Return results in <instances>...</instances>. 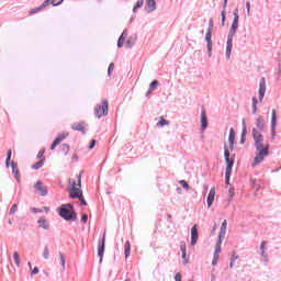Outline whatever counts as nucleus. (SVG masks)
Returning <instances> with one entry per match:
<instances>
[{
  "label": "nucleus",
  "instance_id": "32",
  "mask_svg": "<svg viewBox=\"0 0 281 281\" xmlns=\"http://www.w3.org/2000/svg\"><path fill=\"white\" fill-rule=\"evenodd\" d=\"M170 122H168L164 116L160 117V121L156 124L157 126H168Z\"/></svg>",
  "mask_w": 281,
  "mask_h": 281
},
{
  "label": "nucleus",
  "instance_id": "40",
  "mask_svg": "<svg viewBox=\"0 0 281 281\" xmlns=\"http://www.w3.org/2000/svg\"><path fill=\"white\" fill-rule=\"evenodd\" d=\"M43 256L45 260L49 259V248L47 246L44 247Z\"/></svg>",
  "mask_w": 281,
  "mask_h": 281
},
{
  "label": "nucleus",
  "instance_id": "58",
  "mask_svg": "<svg viewBox=\"0 0 281 281\" xmlns=\"http://www.w3.org/2000/svg\"><path fill=\"white\" fill-rule=\"evenodd\" d=\"M228 193H229V196H234V190L233 189H229Z\"/></svg>",
  "mask_w": 281,
  "mask_h": 281
},
{
  "label": "nucleus",
  "instance_id": "42",
  "mask_svg": "<svg viewBox=\"0 0 281 281\" xmlns=\"http://www.w3.org/2000/svg\"><path fill=\"white\" fill-rule=\"evenodd\" d=\"M179 183L184 188V190H190V184H188L186 180H180Z\"/></svg>",
  "mask_w": 281,
  "mask_h": 281
},
{
  "label": "nucleus",
  "instance_id": "51",
  "mask_svg": "<svg viewBox=\"0 0 281 281\" xmlns=\"http://www.w3.org/2000/svg\"><path fill=\"white\" fill-rule=\"evenodd\" d=\"M218 258H220V257L213 256V261H212V265H213V266L218 265Z\"/></svg>",
  "mask_w": 281,
  "mask_h": 281
},
{
  "label": "nucleus",
  "instance_id": "35",
  "mask_svg": "<svg viewBox=\"0 0 281 281\" xmlns=\"http://www.w3.org/2000/svg\"><path fill=\"white\" fill-rule=\"evenodd\" d=\"M236 260H238V255H236V252H233L232 257H231V269L234 267V263L236 262Z\"/></svg>",
  "mask_w": 281,
  "mask_h": 281
},
{
  "label": "nucleus",
  "instance_id": "39",
  "mask_svg": "<svg viewBox=\"0 0 281 281\" xmlns=\"http://www.w3.org/2000/svg\"><path fill=\"white\" fill-rule=\"evenodd\" d=\"M236 30H238V24L233 23L231 27V37H233L234 34H236Z\"/></svg>",
  "mask_w": 281,
  "mask_h": 281
},
{
  "label": "nucleus",
  "instance_id": "53",
  "mask_svg": "<svg viewBox=\"0 0 281 281\" xmlns=\"http://www.w3.org/2000/svg\"><path fill=\"white\" fill-rule=\"evenodd\" d=\"M175 280L176 281H181V273H176V276H175Z\"/></svg>",
  "mask_w": 281,
  "mask_h": 281
},
{
  "label": "nucleus",
  "instance_id": "52",
  "mask_svg": "<svg viewBox=\"0 0 281 281\" xmlns=\"http://www.w3.org/2000/svg\"><path fill=\"white\" fill-rule=\"evenodd\" d=\"M89 148H90V150H92V148H95V139L91 140Z\"/></svg>",
  "mask_w": 281,
  "mask_h": 281
},
{
  "label": "nucleus",
  "instance_id": "20",
  "mask_svg": "<svg viewBox=\"0 0 281 281\" xmlns=\"http://www.w3.org/2000/svg\"><path fill=\"white\" fill-rule=\"evenodd\" d=\"M226 232H227V220H224V222L222 223L221 229H220L218 238H221V239L225 238Z\"/></svg>",
  "mask_w": 281,
  "mask_h": 281
},
{
  "label": "nucleus",
  "instance_id": "59",
  "mask_svg": "<svg viewBox=\"0 0 281 281\" xmlns=\"http://www.w3.org/2000/svg\"><path fill=\"white\" fill-rule=\"evenodd\" d=\"M224 8H227V0H224Z\"/></svg>",
  "mask_w": 281,
  "mask_h": 281
},
{
  "label": "nucleus",
  "instance_id": "9",
  "mask_svg": "<svg viewBox=\"0 0 281 281\" xmlns=\"http://www.w3.org/2000/svg\"><path fill=\"white\" fill-rule=\"evenodd\" d=\"M196 240H199V228L196 225H194L191 228V245H192V247H194V245H196Z\"/></svg>",
  "mask_w": 281,
  "mask_h": 281
},
{
  "label": "nucleus",
  "instance_id": "8",
  "mask_svg": "<svg viewBox=\"0 0 281 281\" xmlns=\"http://www.w3.org/2000/svg\"><path fill=\"white\" fill-rule=\"evenodd\" d=\"M69 136V133L66 134H59L55 140L53 142L52 146H50V150H55L56 146H58L60 143L65 142V139H67V137Z\"/></svg>",
  "mask_w": 281,
  "mask_h": 281
},
{
  "label": "nucleus",
  "instance_id": "37",
  "mask_svg": "<svg viewBox=\"0 0 281 281\" xmlns=\"http://www.w3.org/2000/svg\"><path fill=\"white\" fill-rule=\"evenodd\" d=\"M260 249H261V256L263 258H267V255H265V249H267V241L261 243Z\"/></svg>",
  "mask_w": 281,
  "mask_h": 281
},
{
  "label": "nucleus",
  "instance_id": "17",
  "mask_svg": "<svg viewBox=\"0 0 281 281\" xmlns=\"http://www.w3.org/2000/svg\"><path fill=\"white\" fill-rule=\"evenodd\" d=\"M205 41L207 42V49L212 52V29H209L205 35Z\"/></svg>",
  "mask_w": 281,
  "mask_h": 281
},
{
  "label": "nucleus",
  "instance_id": "7",
  "mask_svg": "<svg viewBox=\"0 0 281 281\" xmlns=\"http://www.w3.org/2000/svg\"><path fill=\"white\" fill-rule=\"evenodd\" d=\"M35 192L40 196H47V187H45L41 181L35 184Z\"/></svg>",
  "mask_w": 281,
  "mask_h": 281
},
{
  "label": "nucleus",
  "instance_id": "24",
  "mask_svg": "<svg viewBox=\"0 0 281 281\" xmlns=\"http://www.w3.org/2000/svg\"><path fill=\"white\" fill-rule=\"evenodd\" d=\"M256 126L259 131H262L265 128V119L262 116H259L257 119Z\"/></svg>",
  "mask_w": 281,
  "mask_h": 281
},
{
  "label": "nucleus",
  "instance_id": "21",
  "mask_svg": "<svg viewBox=\"0 0 281 281\" xmlns=\"http://www.w3.org/2000/svg\"><path fill=\"white\" fill-rule=\"evenodd\" d=\"M232 47H234L233 38L228 37L227 45H226V56H227V58H231V56H232Z\"/></svg>",
  "mask_w": 281,
  "mask_h": 281
},
{
  "label": "nucleus",
  "instance_id": "62",
  "mask_svg": "<svg viewBox=\"0 0 281 281\" xmlns=\"http://www.w3.org/2000/svg\"><path fill=\"white\" fill-rule=\"evenodd\" d=\"M9 224L12 225V221H9Z\"/></svg>",
  "mask_w": 281,
  "mask_h": 281
},
{
  "label": "nucleus",
  "instance_id": "45",
  "mask_svg": "<svg viewBox=\"0 0 281 281\" xmlns=\"http://www.w3.org/2000/svg\"><path fill=\"white\" fill-rule=\"evenodd\" d=\"M59 260L61 262V267L65 270V255L63 252H59Z\"/></svg>",
  "mask_w": 281,
  "mask_h": 281
},
{
  "label": "nucleus",
  "instance_id": "38",
  "mask_svg": "<svg viewBox=\"0 0 281 281\" xmlns=\"http://www.w3.org/2000/svg\"><path fill=\"white\" fill-rule=\"evenodd\" d=\"M144 5V0H138L133 9V12H137L138 8H142Z\"/></svg>",
  "mask_w": 281,
  "mask_h": 281
},
{
  "label": "nucleus",
  "instance_id": "41",
  "mask_svg": "<svg viewBox=\"0 0 281 281\" xmlns=\"http://www.w3.org/2000/svg\"><path fill=\"white\" fill-rule=\"evenodd\" d=\"M7 155L8 156H7L5 164L7 166H10V159H12V149H9Z\"/></svg>",
  "mask_w": 281,
  "mask_h": 281
},
{
  "label": "nucleus",
  "instance_id": "23",
  "mask_svg": "<svg viewBox=\"0 0 281 281\" xmlns=\"http://www.w3.org/2000/svg\"><path fill=\"white\" fill-rule=\"evenodd\" d=\"M40 227H42V229H49V223H47V220H45V217H41L37 221Z\"/></svg>",
  "mask_w": 281,
  "mask_h": 281
},
{
  "label": "nucleus",
  "instance_id": "15",
  "mask_svg": "<svg viewBox=\"0 0 281 281\" xmlns=\"http://www.w3.org/2000/svg\"><path fill=\"white\" fill-rule=\"evenodd\" d=\"M278 124V116L276 114V110H272V116H271V128H272V135H276V126Z\"/></svg>",
  "mask_w": 281,
  "mask_h": 281
},
{
  "label": "nucleus",
  "instance_id": "28",
  "mask_svg": "<svg viewBox=\"0 0 281 281\" xmlns=\"http://www.w3.org/2000/svg\"><path fill=\"white\" fill-rule=\"evenodd\" d=\"M246 137H247V125H245V122H244L243 132H241V138H240V144H245Z\"/></svg>",
  "mask_w": 281,
  "mask_h": 281
},
{
  "label": "nucleus",
  "instance_id": "56",
  "mask_svg": "<svg viewBox=\"0 0 281 281\" xmlns=\"http://www.w3.org/2000/svg\"><path fill=\"white\" fill-rule=\"evenodd\" d=\"M126 46H127V47H133V43H131V40H128V41L126 42Z\"/></svg>",
  "mask_w": 281,
  "mask_h": 281
},
{
  "label": "nucleus",
  "instance_id": "10",
  "mask_svg": "<svg viewBox=\"0 0 281 281\" xmlns=\"http://www.w3.org/2000/svg\"><path fill=\"white\" fill-rule=\"evenodd\" d=\"M215 196H216V188L213 187V188H211L209 195H207V200H206L207 207H212Z\"/></svg>",
  "mask_w": 281,
  "mask_h": 281
},
{
  "label": "nucleus",
  "instance_id": "34",
  "mask_svg": "<svg viewBox=\"0 0 281 281\" xmlns=\"http://www.w3.org/2000/svg\"><path fill=\"white\" fill-rule=\"evenodd\" d=\"M252 113L256 114V111H258V99L256 97L252 98Z\"/></svg>",
  "mask_w": 281,
  "mask_h": 281
},
{
  "label": "nucleus",
  "instance_id": "61",
  "mask_svg": "<svg viewBox=\"0 0 281 281\" xmlns=\"http://www.w3.org/2000/svg\"><path fill=\"white\" fill-rule=\"evenodd\" d=\"M29 267H30V269H32V262H29Z\"/></svg>",
  "mask_w": 281,
  "mask_h": 281
},
{
  "label": "nucleus",
  "instance_id": "6",
  "mask_svg": "<svg viewBox=\"0 0 281 281\" xmlns=\"http://www.w3.org/2000/svg\"><path fill=\"white\" fill-rule=\"evenodd\" d=\"M226 171H225V177H226V183H229V177H232V168H234V159H226Z\"/></svg>",
  "mask_w": 281,
  "mask_h": 281
},
{
  "label": "nucleus",
  "instance_id": "36",
  "mask_svg": "<svg viewBox=\"0 0 281 281\" xmlns=\"http://www.w3.org/2000/svg\"><path fill=\"white\" fill-rule=\"evenodd\" d=\"M60 149L63 150L64 155H69V150H70L69 145L64 144L61 145Z\"/></svg>",
  "mask_w": 281,
  "mask_h": 281
},
{
  "label": "nucleus",
  "instance_id": "11",
  "mask_svg": "<svg viewBox=\"0 0 281 281\" xmlns=\"http://www.w3.org/2000/svg\"><path fill=\"white\" fill-rule=\"evenodd\" d=\"M106 240V235H103V239L98 247V256L100 257L99 262H102V258H104V241Z\"/></svg>",
  "mask_w": 281,
  "mask_h": 281
},
{
  "label": "nucleus",
  "instance_id": "46",
  "mask_svg": "<svg viewBox=\"0 0 281 281\" xmlns=\"http://www.w3.org/2000/svg\"><path fill=\"white\" fill-rule=\"evenodd\" d=\"M16 210H19V205L13 204L12 207L10 209L9 214H11V215H12V214H15Z\"/></svg>",
  "mask_w": 281,
  "mask_h": 281
},
{
  "label": "nucleus",
  "instance_id": "25",
  "mask_svg": "<svg viewBox=\"0 0 281 281\" xmlns=\"http://www.w3.org/2000/svg\"><path fill=\"white\" fill-rule=\"evenodd\" d=\"M221 245H223V239L218 238V241L215 246V252H214V256L218 258L221 256Z\"/></svg>",
  "mask_w": 281,
  "mask_h": 281
},
{
  "label": "nucleus",
  "instance_id": "47",
  "mask_svg": "<svg viewBox=\"0 0 281 281\" xmlns=\"http://www.w3.org/2000/svg\"><path fill=\"white\" fill-rule=\"evenodd\" d=\"M45 156V148L41 149L37 154V159H43V157Z\"/></svg>",
  "mask_w": 281,
  "mask_h": 281
},
{
  "label": "nucleus",
  "instance_id": "29",
  "mask_svg": "<svg viewBox=\"0 0 281 281\" xmlns=\"http://www.w3.org/2000/svg\"><path fill=\"white\" fill-rule=\"evenodd\" d=\"M13 260L16 267H21V256L19 255V252H13Z\"/></svg>",
  "mask_w": 281,
  "mask_h": 281
},
{
  "label": "nucleus",
  "instance_id": "33",
  "mask_svg": "<svg viewBox=\"0 0 281 281\" xmlns=\"http://www.w3.org/2000/svg\"><path fill=\"white\" fill-rule=\"evenodd\" d=\"M44 8H47V7H43V4H41L40 7H36L34 9H32L29 14H36V12H41V10H44Z\"/></svg>",
  "mask_w": 281,
  "mask_h": 281
},
{
  "label": "nucleus",
  "instance_id": "27",
  "mask_svg": "<svg viewBox=\"0 0 281 281\" xmlns=\"http://www.w3.org/2000/svg\"><path fill=\"white\" fill-rule=\"evenodd\" d=\"M157 87H159V81L154 80V81L149 85V90H148L147 94L150 95L151 91H155V89H157Z\"/></svg>",
  "mask_w": 281,
  "mask_h": 281
},
{
  "label": "nucleus",
  "instance_id": "44",
  "mask_svg": "<svg viewBox=\"0 0 281 281\" xmlns=\"http://www.w3.org/2000/svg\"><path fill=\"white\" fill-rule=\"evenodd\" d=\"M115 69V64H110L109 68H108V76H111V74H113Z\"/></svg>",
  "mask_w": 281,
  "mask_h": 281
},
{
  "label": "nucleus",
  "instance_id": "5",
  "mask_svg": "<svg viewBox=\"0 0 281 281\" xmlns=\"http://www.w3.org/2000/svg\"><path fill=\"white\" fill-rule=\"evenodd\" d=\"M265 93H267V82L265 81V78H261L259 82V101L260 102L265 100Z\"/></svg>",
  "mask_w": 281,
  "mask_h": 281
},
{
  "label": "nucleus",
  "instance_id": "30",
  "mask_svg": "<svg viewBox=\"0 0 281 281\" xmlns=\"http://www.w3.org/2000/svg\"><path fill=\"white\" fill-rule=\"evenodd\" d=\"M44 164H45V158H43L42 160H40L36 164H34L32 166V168H33V170H38L40 168H43Z\"/></svg>",
  "mask_w": 281,
  "mask_h": 281
},
{
  "label": "nucleus",
  "instance_id": "50",
  "mask_svg": "<svg viewBox=\"0 0 281 281\" xmlns=\"http://www.w3.org/2000/svg\"><path fill=\"white\" fill-rule=\"evenodd\" d=\"M224 157H225V160H226V159H229V149L225 148V150H224Z\"/></svg>",
  "mask_w": 281,
  "mask_h": 281
},
{
  "label": "nucleus",
  "instance_id": "4",
  "mask_svg": "<svg viewBox=\"0 0 281 281\" xmlns=\"http://www.w3.org/2000/svg\"><path fill=\"white\" fill-rule=\"evenodd\" d=\"M94 113L99 119L104 117V115H109V100H102L101 105L95 108Z\"/></svg>",
  "mask_w": 281,
  "mask_h": 281
},
{
  "label": "nucleus",
  "instance_id": "2",
  "mask_svg": "<svg viewBox=\"0 0 281 281\" xmlns=\"http://www.w3.org/2000/svg\"><path fill=\"white\" fill-rule=\"evenodd\" d=\"M69 196L70 199H79L81 205H87L85 195L82 194V173L76 175L74 178L69 179Z\"/></svg>",
  "mask_w": 281,
  "mask_h": 281
},
{
  "label": "nucleus",
  "instance_id": "26",
  "mask_svg": "<svg viewBox=\"0 0 281 281\" xmlns=\"http://www.w3.org/2000/svg\"><path fill=\"white\" fill-rule=\"evenodd\" d=\"M124 41H126V31H124L122 33V35L120 36L119 42H117V47H120V48L123 47Z\"/></svg>",
  "mask_w": 281,
  "mask_h": 281
},
{
  "label": "nucleus",
  "instance_id": "55",
  "mask_svg": "<svg viewBox=\"0 0 281 281\" xmlns=\"http://www.w3.org/2000/svg\"><path fill=\"white\" fill-rule=\"evenodd\" d=\"M222 22L225 23V11H222Z\"/></svg>",
  "mask_w": 281,
  "mask_h": 281
},
{
  "label": "nucleus",
  "instance_id": "3",
  "mask_svg": "<svg viewBox=\"0 0 281 281\" xmlns=\"http://www.w3.org/2000/svg\"><path fill=\"white\" fill-rule=\"evenodd\" d=\"M67 207H70L67 209ZM74 206L71 204H65L59 209V216L65 221H76V213L74 211Z\"/></svg>",
  "mask_w": 281,
  "mask_h": 281
},
{
  "label": "nucleus",
  "instance_id": "48",
  "mask_svg": "<svg viewBox=\"0 0 281 281\" xmlns=\"http://www.w3.org/2000/svg\"><path fill=\"white\" fill-rule=\"evenodd\" d=\"M246 8H247V13L250 14V12H251V2L250 1L246 2Z\"/></svg>",
  "mask_w": 281,
  "mask_h": 281
},
{
  "label": "nucleus",
  "instance_id": "64",
  "mask_svg": "<svg viewBox=\"0 0 281 281\" xmlns=\"http://www.w3.org/2000/svg\"><path fill=\"white\" fill-rule=\"evenodd\" d=\"M125 281H131L130 279H126Z\"/></svg>",
  "mask_w": 281,
  "mask_h": 281
},
{
  "label": "nucleus",
  "instance_id": "49",
  "mask_svg": "<svg viewBox=\"0 0 281 281\" xmlns=\"http://www.w3.org/2000/svg\"><path fill=\"white\" fill-rule=\"evenodd\" d=\"M87 221H89V215L83 214V215L81 216V222H82V223H87Z\"/></svg>",
  "mask_w": 281,
  "mask_h": 281
},
{
  "label": "nucleus",
  "instance_id": "57",
  "mask_svg": "<svg viewBox=\"0 0 281 281\" xmlns=\"http://www.w3.org/2000/svg\"><path fill=\"white\" fill-rule=\"evenodd\" d=\"M72 161H78V155L75 154V155L72 156Z\"/></svg>",
  "mask_w": 281,
  "mask_h": 281
},
{
  "label": "nucleus",
  "instance_id": "60",
  "mask_svg": "<svg viewBox=\"0 0 281 281\" xmlns=\"http://www.w3.org/2000/svg\"><path fill=\"white\" fill-rule=\"evenodd\" d=\"M216 280V277H214V274H212V281H215Z\"/></svg>",
  "mask_w": 281,
  "mask_h": 281
},
{
  "label": "nucleus",
  "instance_id": "31",
  "mask_svg": "<svg viewBox=\"0 0 281 281\" xmlns=\"http://www.w3.org/2000/svg\"><path fill=\"white\" fill-rule=\"evenodd\" d=\"M131 256V241L125 243V258H128Z\"/></svg>",
  "mask_w": 281,
  "mask_h": 281
},
{
  "label": "nucleus",
  "instance_id": "54",
  "mask_svg": "<svg viewBox=\"0 0 281 281\" xmlns=\"http://www.w3.org/2000/svg\"><path fill=\"white\" fill-rule=\"evenodd\" d=\"M31 273L32 276H36V273H38V267H35Z\"/></svg>",
  "mask_w": 281,
  "mask_h": 281
},
{
  "label": "nucleus",
  "instance_id": "13",
  "mask_svg": "<svg viewBox=\"0 0 281 281\" xmlns=\"http://www.w3.org/2000/svg\"><path fill=\"white\" fill-rule=\"evenodd\" d=\"M180 250L182 252V260H184V265H188V246H186L184 241L180 243Z\"/></svg>",
  "mask_w": 281,
  "mask_h": 281
},
{
  "label": "nucleus",
  "instance_id": "22",
  "mask_svg": "<svg viewBox=\"0 0 281 281\" xmlns=\"http://www.w3.org/2000/svg\"><path fill=\"white\" fill-rule=\"evenodd\" d=\"M11 167H12L13 175H15L16 181H21V173H19V167L16 166V164L12 162Z\"/></svg>",
  "mask_w": 281,
  "mask_h": 281
},
{
  "label": "nucleus",
  "instance_id": "1",
  "mask_svg": "<svg viewBox=\"0 0 281 281\" xmlns=\"http://www.w3.org/2000/svg\"><path fill=\"white\" fill-rule=\"evenodd\" d=\"M252 138L255 142L256 157L252 161V167L260 166L265 161V157H269V143H265V136L258 130H252Z\"/></svg>",
  "mask_w": 281,
  "mask_h": 281
},
{
  "label": "nucleus",
  "instance_id": "12",
  "mask_svg": "<svg viewBox=\"0 0 281 281\" xmlns=\"http://www.w3.org/2000/svg\"><path fill=\"white\" fill-rule=\"evenodd\" d=\"M145 8L147 12H155L157 10V2L155 0H146Z\"/></svg>",
  "mask_w": 281,
  "mask_h": 281
},
{
  "label": "nucleus",
  "instance_id": "43",
  "mask_svg": "<svg viewBox=\"0 0 281 281\" xmlns=\"http://www.w3.org/2000/svg\"><path fill=\"white\" fill-rule=\"evenodd\" d=\"M233 14L235 16L234 20H233V23L238 24V19H239L238 9H235Z\"/></svg>",
  "mask_w": 281,
  "mask_h": 281
},
{
  "label": "nucleus",
  "instance_id": "16",
  "mask_svg": "<svg viewBox=\"0 0 281 281\" xmlns=\"http://www.w3.org/2000/svg\"><path fill=\"white\" fill-rule=\"evenodd\" d=\"M72 131H79L80 133H82L83 135L87 133L85 131V122L81 123H74L71 125Z\"/></svg>",
  "mask_w": 281,
  "mask_h": 281
},
{
  "label": "nucleus",
  "instance_id": "14",
  "mask_svg": "<svg viewBox=\"0 0 281 281\" xmlns=\"http://www.w3.org/2000/svg\"><path fill=\"white\" fill-rule=\"evenodd\" d=\"M63 1L65 0H45L43 3H42V7L43 8H47L48 5H60V3H63Z\"/></svg>",
  "mask_w": 281,
  "mask_h": 281
},
{
  "label": "nucleus",
  "instance_id": "63",
  "mask_svg": "<svg viewBox=\"0 0 281 281\" xmlns=\"http://www.w3.org/2000/svg\"><path fill=\"white\" fill-rule=\"evenodd\" d=\"M169 218H172V215H169Z\"/></svg>",
  "mask_w": 281,
  "mask_h": 281
},
{
  "label": "nucleus",
  "instance_id": "18",
  "mask_svg": "<svg viewBox=\"0 0 281 281\" xmlns=\"http://www.w3.org/2000/svg\"><path fill=\"white\" fill-rule=\"evenodd\" d=\"M201 128L202 131H205V128H207V115H205V110H202L201 113Z\"/></svg>",
  "mask_w": 281,
  "mask_h": 281
},
{
  "label": "nucleus",
  "instance_id": "19",
  "mask_svg": "<svg viewBox=\"0 0 281 281\" xmlns=\"http://www.w3.org/2000/svg\"><path fill=\"white\" fill-rule=\"evenodd\" d=\"M236 139V132L234 131V127L229 130V136H228V143L231 148H234V142Z\"/></svg>",
  "mask_w": 281,
  "mask_h": 281
}]
</instances>
